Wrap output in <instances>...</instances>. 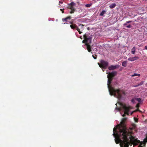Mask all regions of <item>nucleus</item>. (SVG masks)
<instances>
[{
  "mask_svg": "<svg viewBox=\"0 0 147 147\" xmlns=\"http://www.w3.org/2000/svg\"><path fill=\"white\" fill-rule=\"evenodd\" d=\"M91 5V4H86L85 5V6L86 7H90Z\"/></svg>",
  "mask_w": 147,
  "mask_h": 147,
  "instance_id": "obj_25",
  "label": "nucleus"
},
{
  "mask_svg": "<svg viewBox=\"0 0 147 147\" xmlns=\"http://www.w3.org/2000/svg\"><path fill=\"white\" fill-rule=\"evenodd\" d=\"M80 38H81V39H82V36H80Z\"/></svg>",
  "mask_w": 147,
  "mask_h": 147,
  "instance_id": "obj_37",
  "label": "nucleus"
},
{
  "mask_svg": "<svg viewBox=\"0 0 147 147\" xmlns=\"http://www.w3.org/2000/svg\"><path fill=\"white\" fill-rule=\"evenodd\" d=\"M79 26H81V28H83L84 25L82 24H81L79 25Z\"/></svg>",
  "mask_w": 147,
  "mask_h": 147,
  "instance_id": "obj_29",
  "label": "nucleus"
},
{
  "mask_svg": "<svg viewBox=\"0 0 147 147\" xmlns=\"http://www.w3.org/2000/svg\"><path fill=\"white\" fill-rule=\"evenodd\" d=\"M92 57L95 59H97V57L96 56L95 57V56H94L93 55H92Z\"/></svg>",
  "mask_w": 147,
  "mask_h": 147,
  "instance_id": "obj_32",
  "label": "nucleus"
},
{
  "mask_svg": "<svg viewBox=\"0 0 147 147\" xmlns=\"http://www.w3.org/2000/svg\"><path fill=\"white\" fill-rule=\"evenodd\" d=\"M144 48L145 49L147 50V45L146 46H145L144 47Z\"/></svg>",
  "mask_w": 147,
  "mask_h": 147,
  "instance_id": "obj_35",
  "label": "nucleus"
},
{
  "mask_svg": "<svg viewBox=\"0 0 147 147\" xmlns=\"http://www.w3.org/2000/svg\"><path fill=\"white\" fill-rule=\"evenodd\" d=\"M69 23H70V24H73V22H69Z\"/></svg>",
  "mask_w": 147,
  "mask_h": 147,
  "instance_id": "obj_36",
  "label": "nucleus"
},
{
  "mask_svg": "<svg viewBox=\"0 0 147 147\" xmlns=\"http://www.w3.org/2000/svg\"><path fill=\"white\" fill-rule=\"evenodd\" d=\"M132 113H133V112L131 113V115H132Z\"/></svg>",
  "mask_w": 147,
  "mask_h": 147,
  "instance_id": "obj_42",
  "label": "nucleus"
},
{
  "mask_svg": "<svg viewBox=\"0 0 147 147\" xmlns=\"http://www.w3.org/2000/svg\"><path fill=\"white\" fill-rule=\"evenodd\" d=\"M75 5L76 3L74 2H72L68 4L67 8L71 10V11L70 12V13L72 14L74 13L75 11V9L74 8V6Z\"/></svg>",
  "mask_w": 147,
  "mask_h": 147,
  "instance_id": "obj_8",
  "label": "nucleus"
},
{
  "mask_svg": "<svg viewBox=\"0 0 147 147\" xmlns=\"http://www.w3.org/2000/svg\"><path fill=\"white\" fill-rule=\"evenodd\" d=\"M111 81L108 80L107 86L110 94L117 98L119 99L122 98V96L125 95L126 93L125 91L120 88L115 89L114 88L110 85Z\"/></svg>",
  "mask_w": 147,
  "mask_h": 147,
  "instance_id": "obj_4",
  "label": "nucleus"
},
{
  "mask_svg": "<svg viewBox=\"0 0 147 147\" xmlns=\"http://www.w3.org/2000/svg\"><path fill=\"white\" fill-rule=\"evenodd\" d=\"M143 82H140L138 85H136V86H134V87H137V86H138L142 85L143 84Z\"/></svg>",
  "mask_w": 147,
  "mask_h": 147,
  "instance_id": "obj_20",
  "label": "nucleus"
},
{
  "mask_svg": "<svg viewBox=\"0 0 147 147\" xmlns=\"http://www.w3.org/2000/svg\"><path fill=\"white\" fill-rule=\"evenodd\" d=\"M127 119L126 118L122 119L120 125H117V129L118 128V131L121 132L120 134H121V137H124L123 134H128L132 135L133 134V130H135L136 127V125L134 124L131 127H130L129 129H127L125 124V121Z\"/></svg>",
  "mask_w": 147,
  "mask_h": 147,
  "instance_id": "obj_2",
  "label": "nucleus"
},
{
  "mask_svg": "<svg viewBox=\"0 0 147 147\" xmlns=\"http://www.w3.org/2000/svg\"><path fill=\"white\" fill-rule=\"evenodd\" d=\"M136 50V47H133L131 50V53L132 54H134Z\"/></svg>",
  "mask_w": 147,
  "mask_h": 147,
  "instance_id": "obj_14",
  "label": "nucleus"
},
{
  "mask_svg": "<svg viewBox=\"0 0 147 147\" xmlns=\"http://www.w3.org/2000/svg\"><path fill=\"white\" fill-rule=\"evenodd\" d=\"M122 65L123 66L126 67L127 65V62L126 61H123L122 63Z\"/></svg>",
  "mask_w": 147,
  "mask_h": 147,
  "instance_id": "obj_16",
  "label": "nucleus"
},
{
  "mask_svg": "<svg viewBox=\"0 0 147 147\" xmlns=\"http://www.w3.org/2000/svg\"><path fill=\"white\" fill-rule=\"evenodd\" d=\"M70 27L71 28L74 30H76L78 31L80 34H81L82 33V32L80 31V29H79L76 24H71L70 25Z\"/></svg>",
  "mask_w": 147,
  "mask_h": 147,
  "instance_id": "obj_9",
  "label": "nucleus"
},
{
  "mask_svg": "<svg viewBox=\"0 0 147 147\" xmlns=\"http://www.w3.org/2000/svg\"><path fill=\"white\" fill-rule=\"evenodd\" d=\"M90 44V43H85V45L86 46L87 49L88 51L89 52H90L92 51V50L91 47L89 45Z\"/></svg>",
  "mask_w": 147,
  "mask_h": 147,
  "instance_id": "obj_12",
  "label": "nucleus"
},
{
  "mask_svg": "<svg viewBox=\"0 0 147 147\" xmlns=\"http://www.w3.org/2000/svg\"><path fill=\"white\" fill-rule=\"evenodd\" d=\"M136 107L137 108H139V104H137L136 105Z\"/></svg>",
  "mask_w": 147,
  "mask_h": 147,
  "instance_id": "obj_30",
  "label": "nucleus"
},
{
  "mask_svg": "<svg viewBox=\"0 0 147 147\" xmlns=\"http://www.w3.org/2000/svg\"><path fill=\"white\" fill-rule=\"evenodd\" d=\"M116 6V4L115 3H113L110 5L109 7L111 9H113Z\"/></svg>",
  "mask_w": 147,
  "mask_h": 147,
  "instance_id": "obj_15",
  "label": "nucleus"
},
{
  "mask_svg": "<svg viewBox=\"0 0 147 147\" xmlns=\"http://www.w3.org/2000/svg\"><path fill=\"white\" fill-rule=\"evenodd\" d=\"M135 99L136 100H137L139 102H141V99L140 98H135Z\"/></svg>",
  "mask_w": 147,
  "mask_h": 147,
  "instance_id": "obj_23",
  "label": "nucleus"
},
{
  "mask_svg": "<svg viewBox=\"0 0 147 147\" xmlns=\"http://www.w3.org/2000/svg\"><path fill=\"white\" fill-rule=\"evenodd\" d=\"M113 131L114 132L113 134V136H116L115 139V143L117 144L120 143L121 147H129L130 142L134 146L137 145L140 142L139 140L136 139L135 137L131 135L125 134L123 135L124 137H121V132L117 131L115 127L113 128Z\"/></svg>",
  "mask_w": 147,
  "mask_h": 147,
  "instance_id": "obj_1",
  "label": "nucleus"
},
{
  "mask_svg": "<svg viewBox=\"0 0 147 147\" xmlns=\"http://www.w3.org/2000/svg\"><path fill=\"white\" fill-rule=\"evenodd\" d=\"M117 74V72L116 71H113L111 73H109V76L112 78H113Z\"/></svg>",
  "mask_w": 147,
  "mask_h": 147,
  "instance_id": "obj_11",
  "label": "nucleus"
},
{
  "mask_svg": "<svg viewBox=\"0 0 147 147\" xmlns=\"http://www.w3.org/2000/svg\"><path fill=\"white\" fill-rule=\"evenodd\" d=\"M128 60L129 61H134L133 57H129V58L128 59Z\"/></svg>",
  "mask_w": 147,
  "mask_h": 147,
  "instance_id": "obj_21",
  "label": "nucleus"
},
{
  "mask_svg": "<svg viewBox=\"0 0 147 147\" xmlns=\"http://www.w3.org/2000/svg\"><path fill=\"white\" fill-rule=\"evenodd\" d=\"M143 146L144 145H143V146H142V144H140L138 146V147H144Z\"/></svg>",
  "mask_w": 147,
  "mask_h": 147,
  "instance_id": "obj_33",
  "label": "nucleus"
},
{
  "mask_svg": "<svg viewBox=\"0 0 147 147\" xmlns=\"http://www.w3.org/2000/svg\"><path fill=\"white\" fill-rule=\"evenodd\" d=\"M133 57L134 58V61L137 60L139 59L138 57L137 56H135Z\"/></svg>",
  "mask_w": 147,
  "mask_h": 147,
  "instance_id": "obj_24",
  "label": "nucleus"
},
{
  "mask_svg": "<svg viewBox=\"0 0 147 147\" xmlns=\"http://www.w3.org/2000/svg\"><path fill=\"white\" fill-rule=\"evenodd\" d=\"M123 108L124 110V114L122 115L123 117L125 116V114L129 115V110L132 109V107L130 106H127L125 105L123 106Z\"/></svg>",
  "mask_w": 147,
  "mask_h": 147,
  "instance_id": "obj_7",
  "label": "nucleus"
},
{
  "mask_svg": "<svg viewBox=\"0 0 147 147\" xmlns=\"http://www.w3.org/2000/svg\"><path fill=\"white\" fill-rule=\"evenodd\" d=\"M88 30H89V27L88 28Z\"/></svg>",
  "mask_w": 147,
  "mask_h": 147,
  "instance_id": "obj_41",
  "label": "nucleus"
},
{
  "mask_svg": "<svg viewBox=\"0 0 147 147\" xmlns=\"http://www.w3.org/2000/svg\"><path fill=\"white\" fill-rule=\"evenodd\" d=\"M62 11V13H64V11Z\"/></svg>",
  "mask_w": 147,
  "mask_h": 147,
  "instance_id": "obj_39",
  "label": "nucleus"
},
{
  "mask_svg": "<svg viewBox=\"0 0 147 147\" xmlns=\"http://www.w3.org/2000/svg\"><path fill=\"white\" fill-rule=\"evenodd\" d=\"M106 13V11L105 10H103L100 13V16H102Z\"/></svg>",
  "mask_w": 147,
  "mask_h": 147,
  "instance_id": "obj_17",
  "label": "nucleus"
},
{
  "mask_svg": "<svg viewBox=\"0 0 147 147\" xmlns=\"http://www.w3.org/2000/svg\"><path fill=\"white\" fill-rule=\"evenodd\" d=\"M60 10H61V11H62V9H60Z\"/></svg>",
  "mask_w": 147,
  "mask_h": 147,
  "instance_id": "obj_40",
  "label": "nucleus"
},
{
  "mask_svg": "<svg viewBox=\"0 0 147 147\" xmlns=\"http://www.w3.org/2000/svg\"><path fill=\"white\" fill-rule=\"evenodd\" d=\"M71 19V17L70 16H69L65 18H63L62 19V20L63 22H67V20H70Z\"/></svg>",
  "mask_w": 147,
  "mask_h": 147,
  "instance_id": "obj_13",
  "label": "nucleus"
},
{
  "mask_svg": "<svg viewBox=\"0 0 147 147\" xmlns=\"http://www.w3.org/2000/svg\"><path fill=\"white\" fill-rule=\"evenodd\" d=\"M64 24H68V23H64Z\"/></svg>",
  "mask_w": 147,
  "mask_h": 147,
  "instance_id": "obj_38",
  "label": "nucleus"
},
{
  "mask_svg": "<svg viewBox=\"0 0 147 147\" xmlns=\"http://www.w3.org/2000/svg\"><path fill=\"white\" fill-rule=\"evenodd\" d=\"M144 141L145 143L147 142V139H145L144 140Z\"/></svg>",
  "mask_w": 147,
  "mask_h": 147,
  "instance_id": "obj_34",
  "label": "nucleus"
},
{
  "mask_svg": "<svg viewBox=\"0 0 147 147\" xmlns=\"http://www.w3.org/2000/svg\"><path fill=\"white\" fill-rule=\"evenodd\" d=\"M140 76V75L139 74H137L136 73H135L134 74L132 75L131 76L132 77H134V76H138L139 77Z\"/></svg>",
  "mask_w": 147,
  "mask_h": 147,
  "instance_id": "obj_18",
  "label": "nucleus"
},
{
  "mask_svg": "<svg viewBox=\"0 0 147 147\" xmlns=\"http://www.w3.org/2000/svg\"><path fill=\"white\" fill-rule=\"evenodd\" d=\"M127 119L126 118L122 119L120 125H117V129L118 128V131L121 132L120 134H121V137H124L123 134H128L132 135L133 134V130H135L136 127V125L134 124L131 127H130L129 129H127L125 124V121Z\"/></svg>",
  "mask_w": 147,
  "mask_h": 147,
  "instance_id": "obj_3",
  "label": "nucleus"
},
{
  "mask_svg": "<svg viewBox=\"0 0 147 147\" xmlns=\"http://www.w3.org/2000/svg\"><path fill=\"white\" fill-rule=\"evenodd\" d=\"M126 26V27L127 28H131V25H130V24L128 25H126V26Z\"/></svg>",
  "mask_w": 147,
  "mask_h": 147,
  "instance_id": "obj_26",
  "label": "nucleus"
},
{
  "mask_svg": "<svg viewBox=\"0 0 147 147\" xmlns=\"http://www.w3.org/2000/svg\"><path fill=\"white\" fill-rule=\"evenodd\" d=\"M84 40L82 41L83 43H91V42L92 37L89 36L88 34H85L83 35Z\"/></svg>",
  "mask_w": 147,
  "mask_h": 147,
  "instance_id": "obj_5",
  "label": "nucleus"
},
{
  "mask_svg": "<svg viewBox=\"0 0 147 147\" xmlns=\"http://www.w3.org/2000/svg\"><path fill=\"white\" fill-rule=\"evenodd\" d=\"M131 101L132 103H134L135 102V99H133L131 100Z\"/></svg>",
  "mask_w": 147,
  "mask_h": 147,
  "instance_id": "obj_27",
  "label": "nucleus"
},
{
  "mask_svg": "<svg viewBox=\"0 0 147 147\" xmlns=\"http://www.w3.org/2000/svg\"><path fill=\"white\" fill-rule=\"evenodd\" d=\"M107 78H108V80H110V81H111L112 82V81L113 80V78L109 76V75H107Z\"/></svg>",
  "mask_w": 147,
  "mask_h": 147,
  "instance_id": "obj_19",
  "label": "nucleus"
},
{
  "mask_svg": "<svg viewBox=\"0 0 147 147\" xmlns=\"http://www.w3.org/2000/svg\"><path fill=\"white\" fill-rule=\"evenodd\" d=\"M119 65H111L108 67V69L110 70H112L115 69L117 67H119Z\"/></svg>",
  "mask_w": 147,
  "mask_h": 147,
  "instance_id": "obj_10",
  "label": "nucleus"
},
{
  "mask_svg": "<svg viewBox=\"0 0 147 147\" xmlns=\"http://www.w3.org/2000/svg\"><path fill=\"white\" fill-rule=\"evenodd\" d=\"M115 109L116 110H117L119 111H120V108H117V107H116L115 108Z\"/></svg>",
  "mask_w": 147,
  "mask_h": 147,
  "instance_id": "obj_31",
  "label": "nucleus"
},
{
  "mask_svg": "<svg viewBox=\"0 0 147 147\" xmlns=\"http://www.w3.org/2000/svg\"><path fill=\"white\" fill-rule=\"evenodd\" d=\"M98 64L100 68L105 69L108 66V63L103 60H101L100 61V63H98Z\"/></svg>",
  "mask_w": 147,
  "mask_h": 147,
  "instance_id": "obj_6",
  "label": "nucleus"
},
{
  "mask_svg": "<svg viewBox=\"0 0 147 147\" xmlns=\"http://www.w3.org/2000/svg\"><path fill=\"white\" fill-rule=\"evenodd\" d=\"M63 3V2L61 1H59V5H61V4H62Z\"/></svg>",
  "mask_w": 147,
  "mask_h": 147,
  "instance_id": "obj_28",
  "label": "nucleus"
},
{
  "mask_svg": "<svg viewBox=\"0 0 147 147\" xmlns=\"http://www.w3.org/2000/svg\"><path fill=\"white\" fill-rule=\"evenodd\" d=\"M131 21H127L126 22V23L123 24V25L124 26H126L127 25V24L131 23Z\"/></svg>",
  "mask_w": 147,
  "mask_h": 147,
  "instance_id": "obj_22",
  "label": "nucleus"
}]
</instances>
